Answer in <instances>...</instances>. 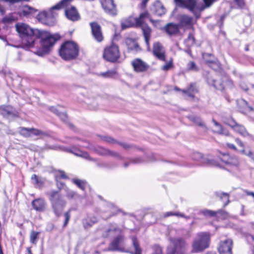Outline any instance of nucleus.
Returning a JSON list of instances; mask_svg holds the SVG:
<instances>
[{
  "instance_id": "obj_29",
  "label": "nucleus",
  "mask_w": 254,
  "mask_h": 254,
  "mask_svg": "<svg viewBox=\"0 0 254 254\" xmlns=\"http://www.w3.org/2000/svg\"><path fill=\"white\" fill-rule=\"evenodd\" d=\"M180 24L183 27H191L193 24V18L187 15L181 16Z\"/></svg>"
},
{
  "instance_id": "obj_8",
  "label": "nucleus",
  "mask_w": 254,
  "mask_h": 254,
  "mask_svg": "<svg viewBox=\"0 0 254 254\" xmlns=\"http://www.w3.org/2000/svg\"><path fill=\"white\" fill-rule=\"evenodd\" d=\"M73 0H62L58 3H61L59 10L64 9L65 15L67 18L71 21H75L80 19V15L76 8L70 4Z\"/></svg>"
},
{
  "instance_id": "obj_15",
  "label": "nucleus",
  "mask_w": 254,
  "mask_h": 254,
  "mask_svg": "<svg viewBox=\"0 0 254 254\" xmlns=\"http://www.w3.org/2000/svg\"><path fill=\"white\" fill-rule=\"evenodd\" d=\"M101 3L105 11L111 15H116L117 13L114 0H101Z\"/></svg>"
},
{
  "instance_id": "obj_12",
  "label": "nucleus",
  "mask_w": 254,
  "mask_h": 254,
  "mask_svg": "<svg viewBox=\"0 0 254 254\" xmlns=\"http://www.w3.org/2000/svg\"><path fill=\"white\" fill-rule=\"evenodd\" d=\"M208 82L209 84L213 85L216 89L220 90H223L226 87H230L233 84L232 81L229 80L226 76H223L220 80L209 79Z\"/></svg>"
},
{
  "instance_id": "obj_25",
  "label": "nucleus",
  "mask_w": 254,
  "mask_h": 254,
  "mask_svg": "<svg viewBox=\"0 0 254 254\" xmlns=\"http://www.w3.org/2000/svg\"><path fill=\"white\" fill-rule=\"evenodd\" d=\"M176 4L181 7H187L193 11L196 5V0H174Z\"/></svg>"
},
{
  "instance_id": "obj_48",
  "label": "nucleus",
  "mask_w": 254,
  "mask_h": 254,
  "mask_svg": "<svg viewBox=\"0 0 254 254\" xmlns=\"http://www.w3.org/2000/svg\"><path fill=\"white\" fill-rule=\"evenodd\" d=\"M30 136H32L33 135H40L42 134V132L41 130L34 128H30Z\"/></svg>"
},
{
  "instance_id": "obj_11",
  "label": "nucleus",
  "mask_w": 254,
  "mask_h": 254,
  "mask_svg": "<svg viewBox=\"0 0 254 254\" xmlns=\"http://www.w3.org/2000/svg\"><path fill=\"white\" fill-rule=\"evenodd\" d=\"M149 17V14L148 12H144L141 13L138 18H133L129 17L128 18L123 20L121 22V27L122 29H125L129 27L141 24V20H145Z\"/></svg>"
},
{
  "instance_id": "obj_10",
  "label": "nucleus",
  "mask_w": 254,
  "mask_h": 254,
  "mask_svg": "<svg viewBox=\"0 0 254 254\" xmlns=\"http://www.w3.org/2000/svg\"><path fill=\"white\" fill-rule=\"evenodd\" d=\"M103 58L109 62H115L120 57V53L118 46L112 44L106 47L104 51Z\"/></svg>"
},
{
  "instance_id": "obj_33",
  "label": "nucleus",
  "mask_w": 254,
  "mask_h": 254,
  "mask_svg": "<svg viewBox=\"0 0 254 254\" xmlns=\"http://www.w3.org/2000/svg\"><path fill=\"white\" fill-rule=\"evenodd\" d=\"M212 122L214 125L217 127V129L215 131V132L220 134L224 135L225 136L229 135V131L227 130L224 129L220 124H219L214 120H213Z\"/></svg>"
},
{
  "instance_id": "obj_16",
  "label": "nucleus",
  "mask_w": 254,
  "mask_h": 254,
  "mask_svg": "<svg viewBox=\"0 0 254 254\" xmlns=\"http://www.w3.org/2000/svg\"><path fill=\"white\" fill-rule=\"evenodd\" d=\"M37 10L27 4L22 5L18 8L17 13L20 17H28L34 14Z\"/></svg>"
},
{
  "instance_id": "obj_59",
  "label": "nucleus",
  "mask_w": 254,
  "mask_h": 254,
  "mask_svg": "<svg viewBox=\"0 0 254 254\" xmlns=\"http://www.w3.org/2000/svg\"><path fill=\"white\" fill-rule=\"evenodd\" d=\"M245 192L247 195H250V196H252L253 197H254V192L249 191L247 190H245Z\"/></svg>"
},
{
  "instance_id": "obj_61",
  "label": "nucleus",
  "mask_w": 254,
  "mask_h": 254,
  "mask_svg": "<svg viewBox=\"0 0 254 254\" xmlns=\"http://www.w3.org/2000/svg\"><path fill=\"white\" fill-rule=\"evenodd\" d=\"M247 155L250 157H252L253 159L254 160V156H253V154L251 151H250Z\"/></svg>"
},
{
  "instance_id": "obj_5",
  "label": "nucleus",
  "mask_w": 254,
  "mask_h": 254,
  "mask_svg": "<svg viewBox=\"0 0 254 254\" xmlns=\"http://www.w3.org/2000/svg\"><path fill=\"white\" fill-rule=\"evenodd\" d=\"M210 241V236L208 233H198L191 244V253H198L203 251L208 248Z\"/></svg>"
},
{
  "instance_id": "obj_49",
  "label": "nucleus",
  "mask_w": 254,
  "mask_h": 254,
  "mask_svg": "<svg viewBox=\"0 0 254 254\" xmlns=\"http://www.w3.org/2000/svg\"><path fill=\"white\" fill-rule=\"evenodd\" d=\"M102 139L109 143L114 144L116 142V140L109 136H104L102 137Z\"/></svg>"
},
{
  "instance_id": "obj_27",
  "label": "nucleus",
  "mask_w": 254,
  "mask_h": 254,
  "mask_svg": "<svg viewBox=\"0 0 254 254\" xmlns=\"http://www.w3.org/2000/svg\"><path fill=\"white\" fill-rule=\"evenodd\" d=\"M98 222L97 218L95 216H87L82 221V224L85 229H88Z\"/></svg>"
},
{
  "instance_id": "obj_3",
  "label": "nucleus",
  "mask_w": 254,
  "mask_h": 254,
  "mask_svg": "<svg viewBox=\"0 0 254 254\" xmlns=\"http://www.w3.org/2000/svg\"><path fill=\"white\" fill-rule=\"evenodd\" d=\"M39 38L41 49L38 50L35 54L39 56H43L51 50L57 40L54 36L47 31L40 32Z\"/></svg>"
},
{
  "instance_id": "obj_64",
  "label": "nucleus",
  "mask_w": 254,
  "mask_h": 254,
  "mask_svg": "<svg viewBox=\"0 0 254 254\" xmlns=\"http://www.w3.org/2000/svg\"><path fill=\"white\" fill-rule=\"evenodd\" d=\"M175 90L176 91H182V90H181L180 88H179L178 87H176L175 88Z\"/></svg>"
},
{
  "instance_id": "obj_7",
  "label": "nucleus",
  "mask_w": 254,
  "mask_h": 254,
  "mask_svg": "<svg viewBox=\"0 0 254 254\" xmlns=\"http://www.w3.org/2000/svg\"><path fill=\"white\" fill-rule=\"evenodd\" d=\"M61 4H56L48 11L43 10L40 12L37 16V19L44 24L47 25H53L55 22V19L58 15L56 10H59Z\"/></svg>"
},
{
  "instance_id": "obj_14",
  "label": "nucleus",
  "mask_w": 254,
  "mask_h": 254,
  "mask_svg": "<svg viewBox=\"0 0 254 254\" xmlns=\"http://www.w3.org/2000/svg\"><path fill=\"white\" fill-rule=\"evenodd\" d=\"M225 123L230 126L235 131L238 132L241 135L244 137L250 136V134L248 133L243 126L237 123L233 119L228 121V122Z\"/></svg>"
},
{
  "instance_id": "obj_40",
  "label": "nucleus",
  "mask_w": 254,
  "mask_h": 254,
  "mask_svg": "<svg viewBox=\"0 0 254 254\" xmlns=\"http://www.w3.org/2000/svg\"><path fill=\"white\" fill-rule=\"evenodd\" d=\"M189 118L191 121L193 122L196 125L202 127H205V125L202 122L201 119L199 117L194 116H190L189 117Z\"/></svg>"
},
{
  "instance_id": "obj_41",
  "label": "nucleus",
  "mask_w": 254,
  "mask_h": 254,
  "mask_svg": "<svg viewBox=\"0 0 254 254\" xmlns=\"http://www.w3.org/2000/svg\"><path fill=\"white\" fill-rule=\"evenodd\" d=\"M116 74L117 72L115 70H111L104 72H101L99 75L105 78H112L114 77Z\"/></svg>"
},
{
  "instance_id": "obj_34",
  "label": "nucleus",
  "mask_w": 254,
  "mask_h": 254,
  "mask_svg": "<svg viewBox=\"0 0 254 254\" xmlns=\"http://www.w3.org/2000/svg\"><path fill=\"white\" fill-rule=\"evenodd\" d=\"M0 112L4 116L12 115L13 109L9 106H2L0 107Z\"/></svg>"
},
{
  "instance_id": "obj_56",
  "label": "nucleus",
  "mask_w": 254,
  "mask_h": 254,
  "mask_svg": "<svg viewBox=\"0 0 254 254\" xmlns=\"http://www.w3.org/2000/svg\"><path fill=\"white\" fill-rule=\"evenodd\" d=\"M31 180H33V181H35L36 184H38V177H37V176L35 174H34V175H33L32 176Z\"/></svg>"
},
{
  "instance_id": "obj_23",
  "label": "nucleus",
  "mask_w": 254,
  "mask_h": 254,
  "mask_svg": "<svg viewBox=\"0 0 254 254\" xmlns=\"http://www.w3.org/2000/svg\"><path fill=\"white\" fill-rule=\"evenodd\" d=\"M151 10L154 14L158 16H162L166 13L165 8L162 4V3L159 0H156L154 2L153 5L151 7Z\"/></svg>"
},
{
  "instance_id": "obj_39",
  "label": "nucleus",
  "mask_w": 254,
  "mask_h": 254,
  "mask_svg": "<svg viewBox=\"0 0 254 254\" xmlns=\"http://www.w3.org/2000/svg\"><path fill=\"white\" fill-rule=\"evenodd\" d=\"M50 110L53 113L57 114L63 121L66 122L67 120V116L65 113L60 112L56 108L54 107H51Z\"/></svg>"
},
{
  "instance_id": "obj_26",
  "label": "nucleus",
  "mask_w": 254,
  "mask_h": 254,
  "mask_svg": "<svg viewBox=\"0 0 254 254\" xmlns=\"http://www.w3.org/2000/svg\"><path fill=\"white\" fill-rule=\"evenodd\" d=\"M145 20H141V24L139 25H137V27L141 28L142 30L145 41L147 45H149V41L150 38V34L151 33V28L146 24L144 23Z\"/></svg>"
},
{
  "instance_id": "obj_43",
  "label": "nucleus",
  "mask_w": 254,
  "mask_h": 254,
  "mask_svg": "<svg viewBox=\"0 0 254 254\" xmlns=\"http://www.w3.org/2000/svg\"><path fill=\"white\" fill-rule=\"evenodd\" d=\"M39 234L40 232H35L34 231H32L31 232L30 235V241L31 243L36 244Z\"/></svg>"
},
{
  "instance_id": "obj_55",
  "label": "nucleus",
  "mask_w": 254,
  "mask_h": 254,
  "mask_svg": "<svg viewBox=\"0 0 254 254\" xmlns=\"http://www.w3.org/2000/svg\"><path fill=\"white\" fill-rule=\"evenodd\" d=\"M235 141L236 142V143L241 147H242V148H244V143H243V142L239 139V138H236L235 139Z\"/></svg>"
},
{
  "instance_id": "obj_53",
  "label": "nucleus",
  "mask_w": 254,
  "mask_h": 254,
  "mask_svg": "<svg viewBox=\"0 0 254 254\" xmlns=\"http://www.w3.org/2000/svg\"><path fill=\"white\" fill-rule=\"evenodd\" d=\"M234 1L240 8H243L245 5L244 0H234Z\"/></svg>"
},
{
  "instance_id": "obj_9",
  "label": "nucleus",
  "mask_w": 254,
  "mask_h": 254,
  "mask_svg": "<svg viewBox=\"0 0 254 254\" xmlns=\"http://www.w3.org/2000/svg\"><path fill=\"white\" fill-rule=\"evenodd\" d=\"M170 241L174 247L168 249V254H186L188 244L184 239L171 238Z\"/></svg>"
},
{
  "instance_id": "obj_13",
  "label": "nucleus",
  "mask_w": 254,
  "mask_h": 254,
  "mask_svg": "<svg viewBox=\"0 0 254 254\" xmlns=\"http://www.w3.org/2000/svg\"><path fill=\"white\" fill-rule=\"evenodd\" d=\"M82 147L88 148L89 149L95 151L97 154L102 156H110L111 157L116 158H121L119 153L109 150L108 149L103 148L101 146L94 147L92 146L82 145Z\"/></svg>"
},
{
  "instance_id": "obj_45",
  "label": "nucleus",
  "mask_w": 254,
  "mask_h": 254,
  "mask_svg": "<svg viewBox=\"0 0 254 254\" xmlns=\"http://www.w3.org/2000/svg\"><path fill=\"white\" fill-rule=\"evenodd\" d=\"M186 43L187 46L191 47L195 43L194 37L192 34H190L187 39L186 40Z\"/></svg>"
},
{
  "instance_id": "obj_63",
  "label": "nucleus",
  "mask_w": 254,
  "mask_h": 254,
  "mask_svg": "<svg viewBox=\"0 0 254 254\" xmlns=\"http://www.w3.org/2000/svg\"><path fill=\"white\" fill-rule=\"evenodd\" d=\"M141 162V161H140V159H138V158H137V159H136V160H135V161H134V163H139V162Z\"/></svg>"
},
{
  "instance_id": "obj_17",
  "label": "nucleus",
  "mask_w": 254,
  "mask_h": 254,
  "mask_svg": "<svg viewBox=\"0 0 254 254\" xmlns=\"http://www.w3.org/2000/svg\"><path fill=\"white\" fill-rule=\"evenodd\" d=\"M131 64L135 71L143 72L149 68V65L140 59H136L131 62Z\"/></svg>"
},
{
  "instance_id": "obj_46",
  "label": "nucleus",
  "mask_w": 254,
  "mask_h": 254,
  "mask_svg": "<svg viewBox=\"0 0 254 254\" xmlns=\"http://www.w3.org/2000/svg\"><path fill=\"white\" fill-rule=\"evenodd\" d=\"M30 128L25 127H21L19 131L20 134L26 137H30Z\"/></svg>"
},
{
  "instance_id": "obj_37",
  "label": "nucleus",
  "mask_w": 254,
  "mask_h": 254,
  "mask_svg": "<svg viewBox=\"0 0 254 254\" xmlns=\"http://www.w3.org/2000/svg\"><path fill=\"white\" fill-rule=\"evenodd\" d=\"M216 195L220 198L224 202V206H225L229 202V194L225 192H217Z\"/></svg>"
},
{
  "instance_id": "obj_52",
  "label": "nucleus",
  "mask_w": 254,
  "mask_h": 254,
  "mask_svg": "<svg viewBox=\"0 0 254 254\" xmlns=\"http://www.w3.org/2000/svg\"><path fill=\"white\" fill-rule=\"evenodd\" d=\"M188 69L189 70H196L197 67L195 64L193 62H190L187 65Z\"/></svg>"
},
{
  "instance_id": "obj_28",
  "label": "nucleus",
  "mask_w": 254,
  "mask_h": 254,
  "mask_svg": "<svg viewBox=\"0 0 254 254\" xmlns=\"http://www.w3.org/2000/svg\"><path fill=\"white\" fill-rule=\"evenodd\" d=\"M165 30L167 33L169 35H175L179 32L178 25L172 23L168 24L165 26Z\"/></svg>"
},
{
  "instance_id": "obj_4",
  "label": "nucleus",
  "mask_w": 254,
  "mask_h": 254,
  "mask_svg": "<svg viewBox=\"0 0 254 254\" xmlns=\"http://www.w3.org/2000/svg\"><path fill=\"white\" fill-rule=\"evenodd\" d=\"M60 57L64 60L70 61L77 58L79 48L75 42L67 41L64 42L59 50Z\"/></svg>"
},
{
  "instance_id": "obj_54",
  "label": "nucleus",
  "mask_w": 254,
  "mask_h": 254,
  "mask_svg": "<svg viewBox=\"0 0 254 254\" xmlns=\"http://www.w3.org/2000/svg\"><path fill=\"white\" fill-rule=\"evenodd\" d=\"M57 175L59 176V177H60L61 178L65 179L67 178L64 172L63 171H59L58 173V174H57Z\"/></svg>"
},
{
  "instance_id": "obj_2",
  "label": "nucleus",
  "mask_w": 254,
  "mask_h": 254,
  "mask_svg": "<svg viewBox=\"0 0 254 254\" xmlns=\"http://www.w3.org/2000/svg\"><path fill=\"white\" fill-rule=\"evenodd\" d=\"M15 28L21 38L23 48L33 47L36 39L33 30L28 24L21 22L15 25Z\"/></svg>"
},
{
  "instance_id": "obj_21",
  "label": "nucleus",
  "mask_w": 254,
  "mask_h": 254,
  "mask_svg": "<svg viewBox=\"0 0 254 254\" xmlns=\"http://www.w3.org/2000/svg\"><path fill=\"white\" fill-rule=\"evenodd\" d=\"M153 53L158 59L165 61V50L160 43L157 42L154 44Z\"/></svg>"
},
{
  "instance_id": "obj_51",
  "label": "nucleus",
  "mask_w": 254,
  "mask_h": 254,
  "mask_svg": "<svg viewBox=\"0 0 254 254\" xmlns=\"http://www.w3.org/2000/svg\"><path fill=\"white\" fill-rule=\"evenodd\" d=\"M172 66H173V63H172V61H169L168 63L166 64H164L162 67V69L164 70V71H167V70H168L170 69H171Z\"/></svg>"
},
{
  "instance_id": "obj_32",
  "label": "nucleus",
  "mask_w": 254,
  "mask_h": 254,
  "mask_svg": "<svg viewBox=\"0 0 254 254\" xmlns=\"http://www.w3.org/2000/svg\"><path fill=\"white\" fill-rule=\"evenodd\" d=\"M132 245L134 248V252L133 254H142V249L140 246L139 243L135 237L131 238Z\"/></svg>"
},
{
  "instance_id": "obj_31",
  "label": "nucleus",
  "mask_w": 254,
  "mask_h": 254,
  "mask_svg": "<svg viewBox=\"0 0 254 254\" xmlns=\"http://www.w3.org/2000/svg\"><path fill=\"white\" fill-rule=\"evenodd\" d=\"M65 151L67 152H69L79 157H82L84 159H87L88 160H93V159H92L88 154V153L86 152H82L80 150H76V151H73L71 149H65Z\"/></svg>"
},
{
  "instance_id": "obj_20",
  "label": "nucleus",
  "mask_w": 254,
  "mask_h": 254,
  "mask_svg": "<svg viewBox=\"0 0 254 254\" xmlns=\"http://www.w3.org/2000/svg\"><path fill=\"white\" fill-rule=\"evenodd\" d=\"M92 34L94 39L98 42H101L103 40V36L101 31V26L96 22L90 23Z\"/></svg>"
},
{
  "instance_id": "obj_47",
  "label": "nucleus",
  "mask_w": 254,
  "mask_h": 254,
  "mask_svg": "<svg viewBox=\"0 0 254 254\" xmlns=\"http://www.w3.org/2000/svg\"><path fill=\"white\" fill-rule=\"evenodd\" d=\"M64 217L65 218V220L63 225V227H65L68 224V221L70 218V210H69L64 213Z\"/></svg>"
},
{
  "instance_id": "obj_42",
  "label": "nucleus",
  "mask_w": 254,
  "mask_h": 254,
  "mask_svg": "<svg viewBox=\"0 0 254 254\" xmlns=\"http://www.w3.org/2000/svg\"><path fill=\"white\" fill-rule=\"evenodd\" d=\"M72 181L74 184L77 185L80 189H81L82 190H84L85 186L86 185L85 182L81 180L76 179H73Z\"/></svg>"
},
{
  "instance_id": "obj_19",
  "label": "nucleus",
  "mask_w": 254,
  "mask_h": 254,
  "mask_svg": "<svg viewBox=\"0 0 254 254\" xmlns=\"http://www.w3.org/2000/svg\"><path fill=\"white\" fill-rule=\"evenodd\" d=\"M221 161L229 168H237L239 165L238 159L235 156H230L228 154H224Z\"/></svg>"
},
{
  "instance_id": "obj_44",
  "label": "nucleus",
  "mask_w": 254,
  "mask_h": 254,
  "mask_svg": "<svg viewBox=\"0 0 254 254\" xmlns=\"http://www.w3.org/2000/svg\"><path fill=\"white\" fill-rule=\"evenodd\" d=\"M164 216L165 217H169L170 216H176L178 217H184L186 219L190 218L189 216H186L183 213H181L180 212H168L165 214Z\"/></svg>"
},
{
  "instance_id": "obj_30",
  "label": "nucleus",
  "mask_w": 254,
  "mask_h": 254,
  "mask_svg": "<svg viewBox=\"0 0 254 254\" xmlns=\"http://www.w3.org/2000/svg\"><path fill=\"white\" fill-rule=\"evenodd\" d=\"M182 92L183 94H186L191 98L194 97V94L198 92V90L194 83H191L190 87L187 90H183Z\"/></svg>"
},
{
  "instance_id": "obj_36",
  "label": "nucleus",
  "mask_w": 254,
  "mask_h": 254,
  "mask_svg": "<svg viewBox=\"0 0 254 254\" xmlns=\"http://www.w3.org/2000/svg\"><path fill=\"white\" fill-rule=\"evenodd\" d=\"M23 1V0H0V13L2 14H4L5 12V8L2 4L3 2H8L9 3H14L19 1ZM23 1H30V0H23Z\"/></svg>"
},
{
  "instance_id": "obj_6",
  "label": "nucleus",
  "mask_w": 254,
  "mask_h": 254,
  "mask_svg": "<svg viewBox=\"0 0 254 254\" xmlns=\"http://www.w3.org/2000/svg\"><path fill=\"white\" fill-rule=\"evenodd\" d=\"M49 199L55 214L59 216L66 205L64 197L58 191L52 190L48 193Z\"/></svg>"
},
{
  "instance_id": "obj_35",
  "label": "nucleus",
  "mask_w": 254,
  "mask_h": 254,
  "mask_svg": "<svg viewBox=\"0 0 254 254\" xmlns=\"http://www.w3.org/2000/svg\"><path fill=\"white\" fill-rule=\"evenodd\" d=\"M126 43L128 50L130 51H136L138 48V46L136 42L131 39H127Z\"/></svg>"
},
{
  "instance_id": "obj_1",
  "label": "nucleus",
  "mask_w": 254,
  "mask_h": 254,
  "mask_svg": "<svg viewBox=\"0 0 254 254\" xmlns=\"http://www.w3.org/2000/svg\"><path fill=\"white\" fill-rule=\"evenodd\" d=\"M104 237H115L111 243L109 250L113 251H124L125 238L122 230L116 224H110L103 234Z\"/></svg>"
},
{
  "instance_id": "obj_57",
  "label": "nucleus",
  "mask_w": 254,
  "mask_h": 254,
  "mask_svg": "<svg viewBox=\"0 0 254 254\" xmlns=\"http://www.w3.org/2000/svg\"><path fill=\"white\" fill-rule=\"evenodd\" d=\"M227 145L230 149H233V150H236L237 149L236 146L233 144L228 143H227Z\"/></svg>"
},
{
  "instance_id": "obj_60",
  "label": "nucleus",
  "mask_w": 254,
  "mask_h": 254,
  "mask_svg": "<svg viewBox=\"0 0 254 254\" xmlns=\"http://www.w3.org/2000/svg\"><path fill=\"white\" fill-rule=\"evenodd\" d=\"M74 195H75V193H74V192H72H72H69V193L67 194V196L68 197H71V198H72V197H73L74 196Z\"/></svg>"
},
{
  "instance_id": "obj_62",
  "label": "nucleus",
  "mask_w": 254,
  "mask_h": 254,
  "mask_svg": "<svg viewBox=\"0 0 254 254\" xmlns=\"http://www.w3.org/2000/svg\"><path fill=\"white\" fill-rule=\"evenodd\" d=\"M241 86L242 88L243 89H244V90H246V91H247V87H246L245 86H242V85L241 84Z\"/></svg>"
},
{
  "instance_id": "obj_18",
  "label": "nucleus",
  "mask_w": 254,
  "mask_h": 254,
  "mask_svg": "<svg viewBox=\"0 0 254 254\" xmlns=\"http://www.w3.org/2000/svg\"><path fill=\"white\" fill-rule=\"evenodd\" d=\"M233 241L231 239H227L221 242L218 251L220 254H232V247Z\"/></svg>"
},
{
  "instance_id": "obj_50",
  "label": "nucleus",
  "mask_w": 254,
  "mask_h": 254,
  "mask_svg": "<svg viewBox=\"0 0 254 254\" xmlns=\"http://www.w3.org/2000/svg\"><path fill=\"white\" fill-rule=\"evenodd\" d=\"M17 18L14 16V14L9 15L5 17L3 20L5 22H10L16 20Z\"/></svg>"
},
{
  "instance_id": "obj_38",
  "label": "nucleus",
  "mask_w": 254,
  "mask_h": 254,
  "mask_svg": "<svg viewBox=\"0 0 254 254\" xmlns=\"http://www.w3.org/2000/svg\"><path fill=\"white\" fill-rule=\"evenodd\" d=\"M216 213L223 215L224 216V218L227 216V213L222 210L215 212L211 210H205L203 211V214L206 216H214Z\"/></svg>"
},
{
  "instance_id": "obj_58",
  "label": "nucleus",
  "mask_w": 254,
  "mask_h": 254,
  "mask_svg": "<svg viewBox=\"0 0 254 254\" xmlns=\"http://www.w3.org/2000/svg\"><path fill=\"white\" fill-rule=\"evenodd\" d=\"M149 0H143V1H142V3L141 4V6L142 8H144L146 6V5L147 3V2Z\"/></svg>"
},
{
  "instance_id": "obj_22",
  "label": "nucleus",
  "mask_w": 254,
  "mask_h": 254,
  "mask_svg": "<svg viewBox=\"0 0 254 254\" xmlns=\"http://www.w3.org/2000/svg\"><path fill=\"white\" fill-rule=\"evenodd\" d=\"M31 204L34 209L39 212L44 211L47 206L45 199L41 198L35 199L32 201Z\"/></svg>"
},
{
  "instance_id": "obj_24",
  "label": "nucleus",
  "mask_w": 254,
  "mask_h": 254,
  "mask_svg": "<svg viewBox=\"0 0 254 254\" xmlns=\"http://www.w3.org/2000/svg\"><path fill=\"white\" fill-rule=\"evenodd\" d=\"M193 159L201 161L202 163L207 164L211 166H218V164L213 160L208 158H203L202 155L200 153H194L192 155Z\"/></svg>"
}]
</instances>
